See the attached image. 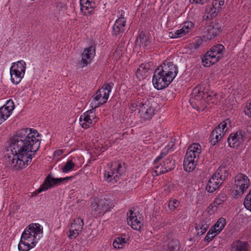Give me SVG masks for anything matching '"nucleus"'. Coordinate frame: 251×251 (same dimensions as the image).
<instances>
[{"label": "nucleus", "mask_w": 251, "mask_h": 251, "mask_svg": "<svg viewBox=\"0 0 251 251\" xmlns=\"http://www.w3.org/2000/svg\"><path fill=\"white\" fill-rule=\"evenodd\" d=\"M39 136L36 130L27 128L20 130L10 139L5 157L13 170H22L31 162L40 147Z\"/></svg>", "instance_id": "nucleus-1"}, {"label": "nucleus", "mask_w": 251, "mask_h": 251, "mask_svg": "<svg viewBox=\"0 0 251 251\" xmlns=\"http://www.w3.org/2000/svg\"><path fill=\"white\" fill-rule=\"evenodd\" d=\"M178 73L177 66L172 62L164 63L155 70L152 83L155 88L162 90L167 87Z\"/></svg>", "instance_id": "nucleus-2"}, {"label": "nucleus", "mask_w": 251, "mask_h": 251, "mask_svg": "<svg viewBox=\"0 0 251 251\" xmlns=\"http://www.w3.org/2000/svg\"><path fill=\"white\" fill-rule=\"evenodd\" d=\"M201 152V148L198 143H194L188 148L183 161L185 171L190 172L195 169Z\"/></svg>", "instance_id": "nucleus-3"}, {"label": "nucleus", "mask_w": 251, "mask_h": 251, "mask_svg": "<svg viewBox=\"0 0 251 251\" xmlns=\"http://www.w3.org/2000/svg\"><path fill=\"white\" fill-rule=\"evenodd\" d=\"M113 85V83L104 85L93 95L92 98L95 100L94 102L92 103V106L93 108H97L107 102L109 98V93L111 91Z\"/></svg>", "instance_id": "nucleus-4"}, {"label": "nucleus", "mask_w": 251, "mask_h": 251, "mask_svg": "<svg viewBox=\"0 0 251 251\" xmlns=\"http://www.w3.org/2000/svg\"><path fill=\"white\" fill-rule=\"evenodd\" d=\"M42 233L43 227L40 224H31L29 226L28 229L25 230L22 234L28 237L30 240H32L31 244L33 246H35L42 236Z\"/></svg>", "instance_id": "nucleus-5"}, {"label": "nucleus", "mask_w": 251, "mask_h": 251, "mask_svg": "<svg viewBox=\"0 0 251 251\" xmlns=\"http://www.w3.org/2000/svg\"><path fill=\"white\" fill-rule=\"evenodd\" d=\"M74 177V176H67L64 178H54L50 175H49L46 177L44 183L38 189V193H40L41 192L46 191L50 188L67 182L70 180H72Z\"/></svg>", "instance_id": "nucleus-6"}, {"label": "nucleus", "mask_w": 251, "mask_h": 251, "mask_svg": "<svg viewBox=\"0 0 251 251\" xmlns=\"http://www.w3.org/2000/svg\"><path fill=\"white\" fill-rule=\"evenodd\" d=\"M246 136V131L242 129L230 134L227 139L229 146L233 148H237L244 141Z\"/></svg>", "instance_id": "nucleus-7"}, {"label": "nucleus", "mask_w": 251, "mask_h": 251, "mask_svg": "<svg viewBox=\"0 0 251 251\" xmlns=\"http://www.w3.org/2000/svg\"><path fill=\"white\" fill-rule=\"evenodd\" d=\"M142 104V107L139 111V114L143 120H149L152 118L154 114V109L152 107L151 104L147 98H144V101Z\"/></svg>", "instance_id": "nucleus-8"}, {"label": "nucleus", "mask_w": 251, "mask_h": 251, "mask_svg": "<svg viewBox=\"0 0 251 251\" xmlns=\"http://www.w3.org/2000/svg\"><path fill=\"white\" fill-rule=\"evenodd\" d=\"M14 107L13 101L10 100L7 101L5 105L0 108V124L5 121L10 116Z\"/></svg>", "instance_id": "nucleus-9"}, {"label": "nucleus", "mask_w": 251, "mask_h": 251, "mask_svg": "<svg viewBox=\"0 0 251 251\" xmlns=\"http://www.w3.org/2000/svg\"><path fill=\"white\" fill-rule=\"evenodd\" d=\"M95 55V48L90 46L89 48H85L82 54V59L80 64L83 67L87 66L91 61Z\"/></svg>", "instance_id": "nucleus-10"}, {"label": "nucleus", "mask_w": 251, "mask_h": 251, "mask_svg": "<svg viewBox=\"0 0 251 251\" xmlns=\"http://www.w3.org/2000/svg\"><path fill=\"white\" fill-rule=\"evenodd\" d=\"M249 183L248 177L243 174L239 173L235 177V185L237 188L240 187V189L246 190L248 188Z\"/></svg>", "instance_id": "nucleus-11"}, {"label": "nucleus", "mask_w": 251, "mask_h": 251, "mask_svg": "<svg viewBox=\"0 0 251 251\" xmlns=\"http://www.w3.org/2000/svg\"><path fill=\"white\" fill-rule=\"evenodd\" d=\"M127 221L129 225L135 230H140L142 224L137 219L136 213L133 211L130 210L127 213Z\"/></svg>", "instance_id": "nucleus-12"}, {"label": "nucleus", "mask_w": 251, "mask_h": 251, "mask_svg": "<svg viewBox=\"0 0 251 251\" xmlns=\"http://www.w3.org/2000/svg\"><path fill=\"white\" fill-rule=\"evenodd\" d=\"M221 32V26L218 23H212L207 27L205 36L207 39L211 40Z\"/></svg>", "instance_id": "nucleus-13"}, {"label": "nucleus", "mask_w": 251, "mask_h": 251, "mask_svg": "<svg viewBox=\"0 0 251 251\" xmlns=\"http://www.w3.org/2000/svg\"><path fill=\"white\" fill-rule=\"evenodd\" d=\"M223 182L219 178L214 177V175H213L208 181L206 190L209 193H213L219 188Z\"/></svg>", "instance_id": "nucleus-14"}, {"label": "nucleus", "mask_w": 251, "mask_h": 251, "mask_svg": "<svg viewBox=\"0 0 251 251\" xmlns=\"http://www.w3.org/2000/svg\"><path fill=\"white\" fill-rule=\"evenodd\" d=\"M32 240H30L28 237H25V235H22L20 241L18 245V249L19 251H28L30 249L34 247L31 244Z\"/></svg>", "instance_id": "nucleus-15"}, {"label": "nucleus", "mask_w": 251, "mask_h": 251, "mask_svg": "<svg viewBox=\"0 0 251 251\" xmlns=\"http://www.w3.org/2000/svg\"><path fill=\"white\" fill-rule=\"evenodd\" d=\"M224 46L222 44H217L211 48L208 53L211 55H213L216 59L218 62L223 57Z\"/></svg>", "instance_id": "nucleus-16"}, {"label": "nucleus", "mask_w": 251, "mask_h": 251, "mask_svg": "<svg viewBox=\"0 0 251 251\" xmlns=\"http://www.w3.org/2000/svg\"><path fill=\"white\" fill-rule=\"evenodd\" d=\"M126 23V20L123 17H121L117 19L113 26V34L117 35L121 32L124 31Z\"/></svg>", "instance_id": "nucleus-17"}, {"label": "nucleus", "mask_w": 251, "mask_h": 251, "mask_svg": "<svg viewBox=\"0 0 251 251\" xmlns=\"http://www.w3.org/2000/svg\"><path fill=\"white\" fill-rule=\"evenodd\" d=\"M99 205L101 213H104L112 207L113 203L110 200L105 198H101L99 200Z\"/></svg>", "instance_id": "nucleus-18"}, {"label": "nucleus", "mask_w": 251, "mask_h": 251, "mask_svg": "<svg viewBox=\"0 0 251 251\" xmlns=\"http://www.w3.org/2000/svg\"><path fill=\"white\" fill-rule=\"evenodd\" d=\"M150 69V65L141 64L136 72L137 77L140 80L146 77L148 75V71Z\"/></svg>", "instance_id": "nucleus-19"}, {"label": "nucleus", "mask_w": 251, "mask_h": 251, "mask_svg": "<svg viewBox=\"0 0 251 251\" xmlns=\"http://www.w3.org/2000/svg\"><path fill=\"white\" fill-rule=\"evenodd\" d=\"M213 175L214 177H217L223 182L228 176V169L225 165L222 164Z\"/></svg>", "instance_id": "nucleus-20"}, {"label": "nucleus", "mask_w": 251, "mask_h": 251, "mask_svg": "<svg viewBox=\"0 0 251 251\" xmlns=\"http://www.w3.org/2000/svg\"><path fill=\"white\" fill-rule=\"evenodd\" d=\"M248 248L247 242L238 240L232 244L230 251H247Z\"/></svg>", "instance_id": "nucleus-21"}, {"label": "nucleus", "mask_w": 251, "mask_h": 251, "mask_svg": "<svg viewBox=\"0 0 251 251\" xmlns=\"http://www.w3.org/2000/svg\"><path fill=\"white\" fill-rule=\"evenodd\" d=\"M224 133L220 132L215 128L211 133L210 136V143L211 145L214 146L224 136Z\"/></svg>", "instance_id": "nucleus-22"}, {"label": "nucleus", "mask_w": 251, "mask_h": 251, "mask_svg": "<svg viewBox=\"0 0 251 251\" xmlns=\"http://www.w3.org/2000/svg\"><path fill=\"white\" fill-rule=\"evenodd\" d=\"M80 4L81 6V10L84 13V15L86 14L87 10L88 13H90L93 11V7L94 3L93 1H88V0H80Z\"/></svg>", "instance_id": "nucleus-23"}, {"label": "nucleus", "mask_w": 251, "mask_h": 251, "mask_svg": "<svg viewBox=\"0 0 251 251\" xmlns=\"http://www.w3.org/2000/svg\"><path fill=\"white\" fill-rule=\"evenodd\" d=\"M10 73L11 80L15 84H19L25 75L19 71H17V70H13V68H10Z\"/></svg>", "instance_id": "nucleus-24"}, {"label": "nucleus", "mask_w": 251, "mask_h": 251, "mask_svg": "<svg viewBox=\"0 0 251 251\" xmlns=\"http://www.w3.org/2000/svg\"><path fill=\"white\" fill-rule=\"evenodd\" d=\"M214 56L213 55H211L207 52L202 59V65L204 67H208L217 63V60Z\"/></svg>", "instance_id": "nucleus-25"}, {"label": "nucleus", "mask_w": 251, "mask_h": 251, "mask_svg": "<svg viewBox=\"0 0 251 251\" xmlns=\"http://www.w3.org/2000/svg\"><path fill=\"white\" fill-rule=\"evenodd\" d=\"M79 121L82 127L86 129L89 127L93 124L92 120L88 117L87 112L80 116Z\"/></svg>", "instance_id": "nucleus-26"}, {"label": "nucleus", "mask_w": 251, "mask_h": 251, "mask_svg": "<svg viewBox=\"0 0 251 251\" xmlns=\"http://www.w3.org/2000/svg\"><path fill=\"white\" fill-rule=\"evenodd\" d=\"M202 42L203 39L201 37H198L193 42L187 45L186 48L190 50L191 52H194L201 47Z\"/></svg>", "instance_id": "nucleus-27"}, {"label": "nucleus", "mask_w": 251, "mask_h": 251, "mask_svg": "<svg viewBox=\"0 0 251 251\" xmlns=\"http://www.w3.org/2000/svg\"><path fill=\"white\" fill-rule=\"evenodd\" d=\"M231 127V122L229 119L226 120L221 123L217 126L215 127L217 130L220 132H223L224 135L228 130V129Z\"/></svg>", "instance_id": "nucleus-28"}, {"label": "nucleus", "mask_w": 251, "mask_h": 251, "mask_svg": "<svg viewBox=\"0 0 251 251\" xmlns=\"http://www.w3.org/2000/svg\"><path fill=\"white\" fill-rule=\"evenodd\" d=\"M219 12L218 8L216 7L208 5L205 8V13L207 14V18L208 19H213L217 15Z\"/></svg>", "instance_id": "nucleus-29"}, {"label": "nucleus", "mask_w": 251, "mask_h": 251, "mask_svg": "<svg viewBox=\"0 0 251 251\" xmlns=\"http://www.w3.org/2000/svg\"><path fill=\"white\" fill-rule=\"evenodd\" d=\"M10 68H13V70H17V71H19L20 73L25 74L26 69V64L23 60L18 61L16 63H13V65Z\"/></svg>", "instance_id": "nucleus-30"}, {"label": "nucleus", "mask_w": 251, "mask_h": 251, "mask_svg": "<svg viewBox=\"0 0 251 251\" xmlns=\"http://www.w3.org/2000/svg\"><path fill=\"white\" fill-rule=\"evenodd\" d=\"M83 220L81 218H76L74 220L73 223H72L71 228L73 230L81 231L83 226Z\"/></svg>", "instance_id": "nucleus-31"}, {"label": "nucleus", "mask_w": 251, "mask_h": 251, "mask_svg": "<svg viewBox=\"0 0 251 251\" xmlns=\"http://www.w3.org/2000/svg\"><path fill=\"white\" fill-rule=\"evenodd\" d=\"M202 89H203V85L193 89L191 95L195 100L198 101L201 100V95H203V93H201Z\"/></svg>", "instance_id": "nucleus-32"}, {"label": "nucleus", "mask_w": 251, "mask_h": 251, "mask_svg": "<svg viewBox=\"0 0 251 251\" xmlns=\"http://www.w3.org/2000/svg\"><path fill=\"white\" fill-rule=\"evenodd\" d=\"M144 101V98H138L135 102L132 103L130 106L129 108L132 112H134L136 110V108L138 109L140 111L142 106V104L143 103Z\"/></svg>", "instance_id": "nucleus-33"}, {"label": "nucleus", "mask_w": 251, "mask_h": 251, "mask_svg": "<svg viewBox=\"0 0 251 251\" xmlns=\"http://www.w3.org/2000/svg\"><path fill=\"white\" fill-rule=\"evenodd\" d=\"M164 169L167 172L175 168V161L173 159H166L163 163Z\"/></svg>", "instance_id": "nucleus-34"}, {"label": "nucleus", "mask_w": 251, "mask_h": 251, "mask_svg": "<svg viewBox=\"0 0 251 251\" xmlns=\"http://www.w3.org/2000/svg\"><path fill=\"white\" fill-rule=\"evenodd\" d=\"M125 238L122 237H117L115 238L113 243V246L116 249H122L124 244L126 243Z\"/></svg>", "instance_id": "nucleus-35"}, {"label": "nucleus", "mask_w": 251, "mask_h": 251, "mask_svg": "<svg viewBox=\"0 0 251 251\" xmlns=\"http://www.w3.org/2000/svg\"><path fill=\"white\" fill-rule=\"evenodd\" d=\"M111 172H108L104 174L105 177H106V181L108 182H112L113 178L115 182H117L119 179V176L117 175H115V171L111 170Z\"/></svg>", "instance_id": "nucleus-36"}, {"label": "nucleus", "mask_w": 251, "mask_h": 251, "mask_svg": "<svg viewBox=\"0 0 251 251\" xmlns=\"http://www.w3.org/2000/svg\"><path fill=\"white\" fill-rule=\"evenodd\" d=\"M226 220L224 218L221 217L215 223V227L217 228L218 232H220L226 226Z\"/></svg>", "instance_id": "nucleus-37"}, {"label": "nucleus", "mask_w": 251, "mask_h": 251, "mask_svg": "<svg viewBox=\"0 0 251 251\" xmlns=\"http://www.w3.org/2000/svg\"><path fill=\"white\" fill-rule=\"evenodd\" d=\"M75 167V165L73 161L72 160H69L62 168V170L63 172L67 173L73 170Z\"/></svg>", "instance_id": "nucleus-38"}, {"label": "nucleus", "mask_w": 251, "mask_h": 251, "mask_svg": "<svg viewBox=\"0 0 251 251\" xmlns=\"http://www.w3.org/2000/svg\"><path fill=\"white\" fill-rule=\"evenodd\" d=\"M206 94L207 95V97L204 98V100L207 102L214 103L217 99L216 94L211 91L209 92V93H207Z\"/></svg>", "instance_id": "nucleus-39"}, {"label": "nucleus", "mask_w": 251, "mask_h": 251, "mask_svg": "<svg viewBox=\"0 0 251 251\" xmlns=\"http://www.w3.org/2000/svg\"><path fill=\"white\" fill-rule=\"evenodd\" d=\"M179 201L176 199L170 200L168 203V207L171 211H175L179 205Z\"/></svg>", "instance_id": "nucleus-40"}, {"label": "nucleus", "mask_w": 251, "mask_h": 251, "mask_svg": "<svg viewBox=\"0 0 251 251\" xmlns=\"http://www.w3.org/2000/svg\"><path fill=\"white\" fill-rule=\"evenodd\" d=\"M244 204L248 210L251 211V189L245 199Z\"/></svg>", "instance_id": "nucleus-41"}, {"label": "nucleus", "mask_w": 251, "mask_h": 251, "mask_svg": "<svg viewBox=\"0 0 251 251\" xmlns=\"http://www.w3.org/2000/svg\"><path fill=\"white\" fill-rule=\"evenodd\" d=\"M168 248L170 251H176L179 249V243L176 240H172L168 244Z\"/></svg>", "instance_id": "nucleus-42"}, {"label": "nucleus", "mask_w": 251, "mask_h": 251, "mask_svg": "<svg viewBox=\"0 0 251 251\" xmlns=\"http://www.w3.org/2000/svg\"><path fill=\"white\" fill-rule=\"evenodd\" d=\"M99 200H98L97 199H94L91 202V207L92 208V210L96 212L99 211V213H101L100 210V206L99 205Z\"/></svg>", "instance_id": "nucleus-43"}, {"label": "nucleus", "mask_w": 251, "mask_h": 251, "mask_svg": "<svg viewBox=\"0 0 251 251\" xmlns=\"http://www.w3.org/2000/svg\"><path fill=\"white\" fill-rule=\"evenodd\" d=\"M155 168L156 169L154 171V173L156 176H158L167 172L165 171V169H164V168L163 164H160V165H156V166H155Z\"/></svg>", "instance_id": "nucleus-44"}, {"label": "nucleus", "mask_w": 251, "mask_h": 251, "mask_svg": "<svg viewBox=\"0 0 251 251\" xmlns=\"http://www.w3.org/2000/svg\"><path fill=\"white\" fill-rule=\"evenodd\" d=\"M199 226H200V231L198 232V235H202L204 234L209 227L208 225L204 223H201L200 224H199Z\"/></svg>", "instance_id": "nucleus-45"}, {"label": "nucleus", "mask_w": 251, "mask_h": 251, "mask_svg": "<svg viewBox=\"0 0 251 251\" xmlns=\"http://www.w3.org/2000/svg\"><path fill=\"white\" fill-rule=\"evenodd\" d=\"M169 148H165L163 151L161 152L160 154L156 157V158L155 159L154 161V164H157V162L161 159H162L163 157H164L168 153V152Z\"/></svg>", "instance_id": "nucleus-46"}, {"label": "nucleus", "mask_w": 251, "mask_h": 251, "mask_svg": "<svg viewBox=\"0 0 251 251\" xmlns=\"http://www.w3.org/2000/svg\"><path fill=\"white\" fill-rule=\"evenodd\" d=\"M244 112L249 117H251V101L246 103L244 107Z\"/></svg>", "instance_id": "nucleus-47"}, {"label": "nucleus", "mask_w": 251, "mask_h": 251, "mask_svg": "<svg viewBox=\"0 0 251 251\" xmlns=\"http://www.w3.org/2000/svg\"><path fill=\"white\" fill-rule=\"evenodd\" d=\"M215 199L217 200L219 202L222 204L227 200V196L225 193H220L218 195Z\"/></svg>", "instance_id": "nucleus-48"}, {"label": "nucleus", "mask_w": 251, "mask_h": 251, "mask_svg": "<svg viewBox=\"0 0 251 251\" xmlns=\"http://www.w3.org/2000/svg\"><path fill=\"white\" fill-rule=\"evenodd\" d=\"M91 107H92L91 109L88 110L86 112L88 114V117L90 119H91L92 120V121L93 122V120H94L96 118V115H95V114L94 113V110L96 108H93L92 106H91Z\"/></svg>", "instance_id": "nucleus-49"}, {"label": "nucleus", "mask_w": 251, "mask_h": 251, "mask_svg": "<svg viewBox=\"0 0 251 251\" xmlns=\"http://www.w3.org/2000/svg\"><path fill=\"white\" fill-rule=\"evenodd\" d=\"M216 234L214 233H212L210 232H208L206 236H205L204 238V241L209 242L212 240L214 239V238L215 237Z\"/></svg>", "instance_id": "nucleus-50"}, {"label": "nucleus", "mask_w": 251, "mask_h": 251, "mask_svg": "<svg viewBox=\"0 0 251 251\" xmlns=\"http://www.w3.org/2000/svg\"><path fill=\"white\" fill-rule=\"evenodd\" d=\"M80 231L73 230L70 227L69 238L70 239H72L73 238L76 237L79 235V233Z\"/></svg>", "instance_id": "nucleus-51"}, {"label": "nucleus", "mask_w": 251, "mask_h": 251, "mask_svg": "<svg viewBox=\"0 0 251 251\" xmlns=\"http://www.w3.org/2000/svg\"><path fill=\"white\" fill-rule=\"evenodd\" d=\"M169 36L172 38H177L182 37L180 33V32L178 31V30L174 32H169Z\"/></svg>", "instance_id": "nucleus-52"}, {"label": "nucleus", "mask_w": 251, "mask_h": 251, "mask_svg": "<svg viewBox=\"0 0 251 251\" xmlns=\"http://www.w3.org/2000/svg\"><path fill=\"white\" fill-rule=\"evenodd\" d=\"M125 172V170L122 169V166L121 164H119L118 167L115 171V175H117L119 176H121Z\"/></svg>", "instance_id": "nucleus-53"}, {"label": "nucleus", "mask_w": 251, "mask_h": 251, "mask_svg": "<svg viewBox=\"0 0 251 251\" xmlns=\"http://www.w3.org/2000/svg\"><path fill=\"white\" fill-rule=\"evenodd\" d=\"M139 39L141 41L142 44H143L145 42H149V38L145 35V34L143 32H141L139 36Z\"/></svg>", "instance_id": "nucleus-54"}, {"label": "nucleus", "mask_w": 251, "mask_h": 251, "mask_svg": "<svg viewBox=\"0 0 251 251\" xmlns=\"http://www.w3.org/2000/svg\"><path fill=\"white\" fill-rule=\"evenodd\" d=\"M194 25L192 22H187L184 23V29H188V32L189 30L194 26Z\"/></svg>", "instance_id": "nucleus-55"}, {"label": "nucleus", "mask_w": 251, "mask_h": 251, "mask_svg": "<svg viewBox=\"0 0 251 251\" xmlns=\"http://www.w3.org/2000/svg\"><path fill=\"white\" fill-rule=\"evenodd\" d=\"M211 91V90H209L208 87L207 88V86H203V89H202V93H203V95H201V99H203L204 100V98L207 97V93H209V92Z\"/></svg>", "instance_id": "nucleus-56"}, {"label": "nucleus", "mask_w": 251, "mask_h": 251, "mask_svg": "<svg viewBox=\"0 0 251 251\" xmlns=\"http://www.w3.org/2000/svg\"><path fill=\"white\" fill-rule=\"evenodd\" d=\"M246 190H243L242 189H240V187H238V188H236V189L235 190L234 192V195L236 196H241L243 195L244 191Z\"/></svg>", "instance_id": "nucleus-57"}, {"label": "nucleus", "mask_w": 251, "mask_h": 251, "mask_svg": "<svg viewBox=\"0 0 251 251\" xmlns=\"http://www.w3.org/2000/svg\"><path fill=\"white\" fill-rule=\"evenodd\" d=\"M207 1L208 0H189L190 3H195L199 4H203Z\"/></svg>", "instance_id": "nucleus-58"}, {"label": "nucleus", "mask_w": 251, "mask_h": 251, "mask_svg": "<svg viewBox=\"0 0 251 251\" xmlns=\"http://www.w3.org/2000/svg\"><path fill=\"white\" fill-rule=\"evenodd\" d=\"M208 209V213L210 214H211V212H214L217 211V207H216L215 206H214L213 202L209 205Z\"/></svg>", "instance_id": "nucleus-59"}, {"label": "nucleus", "mask_w": 251, "mask_h": 251, "mask_svg": "<svg viewBox=\"0 0 251 251\" xmlns=\"http://www.w3.org/2000/svg\"><path fill=\"white\" fill-rule=\"evenodd\" d=\"M178 31L180 32V33L182 36L188 33V29H184L183 26L182 28L178 30Z\"/></svg>", "instance_id": "nucleus-60"}, {"label": "nucleus", "mask_w": 251, "mask_h": 251, "mask_svg": "<svg viewBox=\"0 0 251 251\" xmlns=\"http://www.w3.org/2000/svg\"><path fill=\"white\" fill-rule=\"evenodd\" d=\"M208 232H210L214 234H219V232H218L217 231V228L216 227H215V225L212 226V227L209 229Z\"/></svg>", "instance_id": "nucleus-61"}, {"label": "nucleus", "mask_w": 251, "mask_h": 251, "mask_svg": "<svg viewBox=\"0 0 251 251\" xmlns=\"http://www.w3.org/2000/svg\"><path fill=\"white\" fill-rule=\"evenodd\" d=\"M214 206H215L216 207H217V209L218 210V207L222 204L220 202H219V201L215 199L214 201L213 202Z\"/></svg>", "instance_id": "nucleus-62"}, {"label": "nucleus", "mask_w": 251, "mask_h": 251, "mask_svg": "<svg viewBox=\"0 0 251 251\" xmlns=\"http://www.w3.org/2000/svg\"><path fill=\"white\" fill-rule=\"evenodd\" d=\"M218 10H219V9L221 8V6L223 5L224 4V0H218Z\"/></svg>", "instance_id": "nucleus-63"}, {"label": "nucleus", "mask_w": 251, "mask_h": 251, "mask_svg": "<svg viewBox=\"0 0 251 251\" xmlns=\"http://www.w3.org/2000/svg\"><path fill=\"white\" fill-rule=\"evenodd\" d=\"M135 44L136 46H141L142 45V42L139 39V36L137 38L136 41H135Z\"/></svg>", "instance_id": "nucleus-64"}]
</instances>
